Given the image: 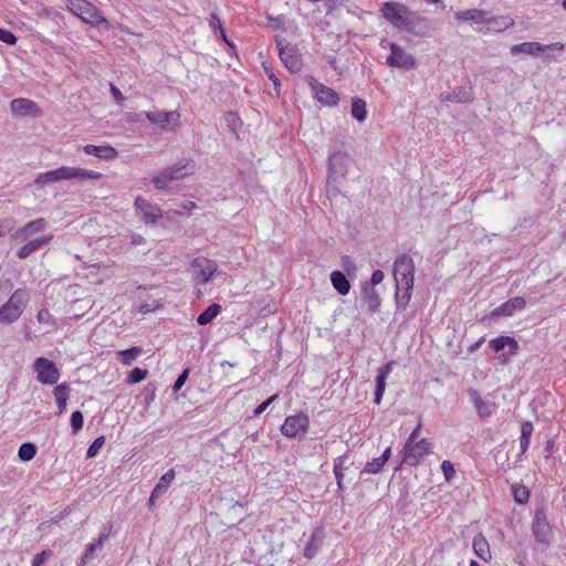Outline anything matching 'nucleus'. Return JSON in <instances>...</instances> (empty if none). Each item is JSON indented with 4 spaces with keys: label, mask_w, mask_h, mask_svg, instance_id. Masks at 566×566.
<instances>
[{
    "label": "nucleus",
    "mask_w": 566,
    "mask_h": 566,
    "mask_svg": "<svg viewBox=\"0 0 566 566\" xmlns=\"http://www.w3.org/2000/svg\"><path fill=\"white\" fill-rule=\"evenodd\" d=\"M565 48L564 43L555 42L551 44H542L539 42H523L511 46L510 52L513 56L518 54H526L534 57L541 56L548 50L562 51Z\"/></svg>",
    "instance_id": "9b49d317"
},
{
    "label": "nucleus",
    "mask_w": 566,
    "mask_h": 566,
    "mask_svg": "<svg viewBox=\"0 0 566 566\" xmlns=\"http://www.w3.org/2000/svg\"><path fill=\"white\" fill-rule=\"evenodd\" d=\"M36 454V447L33 443L25 442L20 446L18 455L19 459L23 462H28L32 460Z\"/></svg>",
    "instance_id": "4c0bfd02"
},
{
    "label": "nucleus",
    "mask_w": 566,
    "mask_h": 566,
    "mask_svg": "<svg viewBox=\"0 0 566 566\" xmlns=\"http://www.w3.org/2000/svg\"><path fill=\"white\" fill-rule=\"evenodd\" d=\"M36 321L39 324L48 325L50 327L56 326V321L46 308H42L38 312Z\"/></svg>",
    "instance_id": "a19ab883"
},
{
    "label": "nucleus",
    "mask_w": 566,
    "mask_h": 566,
    "mask_svg": "<svg viewBox=\"0 0 566 566\" xmlns=\"http://www.w3.org/2000/svg\"><path fill=\"white\" fill-rule=\"evenodd\" d=\"M441 99L453 103H469L472 101V92L471 90L459 87L450 93L442 94Z\"/></svg>",
    "instance_id": "473e14b6"
},
{
    "label": "nucleus",
    "mask_w": 566,
    "mask_h": 566,
    "mask_svg": "<svg viewBox=\"0 0 566 566\" xmlns=\"http://www.w3.org/2000/svg\"><path fill=\"white\" fill-rule=\"evenodd\" d=\"M142 353L143 349L140 347L134 346L128 349L120 350L118 355L122 357V363L124 365H130Z\"/></svg>",
    "instance_id": "58836bf2"
},
{
    "label": "nucleus",
    "mask_w": 566,
    "mask_h": 566,
    "mask_svg": "<svg viewBox=\"0 0 566 566\" xmlns=\"http://www.w3.org/2000/svg\"><path fill=\"white\" fill-rule=\"evenodd\" d=\"M483 343V338H481L480 340H478L476 343H474L473 345L470 346V352L473 353L475 352L480 346L481 344Z\"/></svg>",
    "instance_id": "774afa93"
},
{
    "label": "nucleus",
    "mask_w": 566,
    "mask_h": 566,
    "mask_svg": "<svg viewBox=\"0 0 566 566\" xmlns=\"http://www.w3.org/2000/svg\"><path fill=\"white\" fill-rule=\"evenodd\" d=\"M441 470L443 472L446 481H451L454 478L455 470L453 463L449 460L442 461Z\"/></svg>",
    "instance_id": "09e8293b"
},
{
    "label": "nucleus",
    "mask_w": 566,
    "mask_h": 566,
    "mask_svg": "<svg viewBox=\"0 0 566 566\" xmlns=\"http://www.w3.org/2000/svg\"><path fill=\"white\" fill-rule=\"evenodd\" d=\"M385 464L386 462L381 461L380 457L375 458L373 461L366 463L361 473L376 474L381 471Z\"/></svg>",
    "instance_id": "ea45409f"
},
{
    "label": "nucleus",
    "mask_w": 566,
    "mask_h": 566,
    "mask_svg": "<svg viewBox=\"0 0 566 566\" xmlns=\"http://www.w3.org/2000/svg\"><path fill=\"white\" fill-rule=\"evenodd\" d=\"M191 269L195 273L197 283L207 284L216 273L217 264L212 260L199 256L192 260Z\"/></svg>",
    "instance_id": "2eb2a0df"
},
{
    "label": "nucleus",
    "mask_w": 566,
    "mask_h": 566,
    "mask_svg": "<svg viewBox=\"0 0 566 566\" xmlns=\"http://www.w3.org/2000/svg\"><path fill=\"white\" fill-rule=\"evenodd\" d=\"M532 534L537 545L546 547L551 544L553 532L544 506L535 510L532 521Z\"/></svg>",
    "instance_id": "1a4fd4ad"
},
{
    "label": "nucleus",
    "mask_w": 566,
    "mask_h": 566,
    "mask_svg": "<svg viewBox=\"0 0 566 566\" xmlns=\"http://www.w3.org/2000/svg\"><path fill=\"white\" fill-rule=\"evenodd\" d=\"M210 27H211L212 29H219V30H220V33H221V35H222V38H223V40H224L227 43H229V42H228V40H227L226 33H224V31H223V29H222L221 21H220V19H219L216 14H211V19H210Z\"/></svg>",
    "instance_id": "5fc2aeb1"
},
{
    "label": "nucleus",
    "mask_w": 566,
    "mask_h": 566,
    "mask_svg": "<svg viewBox=\"0 0 566 566\" xmlns=\"http://www.w3.org/2000/svg\"><path fill=\"white\" fill-rule=\"evenodd\" d=\"M390 54L387 57V64L392 67L412 70L416 66V61L407 53L401 46L396 43L389 44Z\"/></svg>",
    "instance_id": "f3484780"
},
{
    "label": "nucleus",
    "mask_w": 566,
    "mask_h": 566,
    "mask_svg": "<svg viewBox=\"0 0 566 566\" xmlns=\"http://www.w3.org/2000/svg\"><path fill=\"white\" fill-rule=\"evenodd\" d=\"M189 373L190 370L188 368H186L179 376L178 378L176 379L174 386H172V390L175 392H178L182 386L185 385L186 380L188 379V376H189Z\"/></svg>",
    "instance_id": "3c124183"
},
{
    "label": "nucleus",
    "mask_w": 566,
    "mask_h": 566,
    "mask_svg": "<svg viewBox=\"0 0 566 566\" xmlns=\"http://www.w3.org/2000/svg\"><path fill=\"white\" fill-rule=\"evenodd\" d=\"M46 557L48 553L45 551L38 553L36 555H34L31 566H42Z\"/></svg>",
    "instance_id": "13d9d810"
},
{
    "label": "nucleus",
    "mask_w": 566,
    "mask_h": 566,
    "mask_svg": "<svg viewBox=\"0 0 566 566\" xmlns=\"http://www.w3.org/2000/svg\"><path fill=\"white\" fill-rule=\"evenodd\" d=\"M29 292L25 289L15 290L10 298L0 307V322L13 323L20 318L29 303Z\"/></svg>",
    "instance_id": "0eeeda50"
},
{
    "label": "nucleus",
    "mask_w": 566,
    "mask_h": 566,
    "mask_svg": "<svg viewBox=\"0 0 566 566\" xmlns=\"http://www.w3.org/2000/svg\"><path fill=\"white\" fill-rule=\"evenodd\" d=\"M381 13L394 27L407 32H415L418 23L422 20L405 4L396 2H385L381 7Z\"/></svg>",
    "instance_id": "7ed1b4c3"
},
{
    "label": "nucleus",
    "mask_w": 566,
    "mask_h": 566,
    "mask_svg": "<svg viewBox=\"0 0 566 566\" xmlns=\"http://www.w3.org/2000/svg\"><path fill=\"white\" fill-rule=\"evenodd\" d=\"M175 475V470L169 469L166 473L161 475L156 485H158L159 489H161L163 491H167L170 483L174 481Z\"/></svg>",
    "instance_id": "37998d69"
},
{
    "label": "nucleus",
    "mask_w": 566,
    "mask_h": 566,
    "mask_svg": "<svg viewBox=\"0 0 566 566\" xmlns=\"http://www.w3.org/2000/svg\"><path fill=\"white\" fill-rule=\"evenodd\" d=\"M10 112L14 117H32L41 116V109L38 104L29 98H14L10 102Z\"/></svg>",
    "instance_id": "a211bd4d"
},
{
    "label": "nucleus",
    "mask_w": 566,
    "mask_h": 566,
    "mask_svg": "<svg viewBox=\"0 0 566 566\" xmlns=\"http://www.w3.org/2000/svg\"><path fill=\"white\" fill-rule=\"evenodd\" d=\"M489 345L495 353H500L507 347V352H504L499 356V359L502 363L509 361L511 357L516 355L520 350V345L517 340L510 336H500L493 338L490 340Z\"/></svg>",
    "instance_id": "dca6fc26"
},
{
    "label": "nucleus",
    "mask_w": 566,
    "mask_h": 566,
    "mask_svg": "<svg viewBox=\"0 0 566 566\" xmlns=\"http://www.w3.org/2000/svg\"><path fill=\"white\" fill-rule=\"evenodd\" d=\"M220 312L221 306L217 303H213L210 306H208L201 314H199V316L197 317V323L199 325H207L213 318H216Z\"/></svg>",
    "instance_id": "f704fd0d"
},
{
    "label": "nucleus",
    "mask_w": 566,
    "mask_h": 566,
    "mask_svg": "<svg viewBox=\"0 0 566 566\" xmlns=\"http://www.w3.org/2000/svg\"><path fill=\"white\" fill-rule=\"evenodd\" d=\"M0 41L9 45H14L17 38L11 31L0 28Z\"/></svg>",
    "instance_id": "8fccbe9b"
},
{
    "label": "nucleus",
    "mask_w": 566,
    "mask_h": 566,
    "mask_svg": "<svg viewBox=\"0 0 566 566\" xmlns=\"http://www.w3.org/2000/svg\"><path fill=\"white\" fill-rule=\"evenodd\" d=\"M118 29H119L120 32L126 33V34H132L133 33L130 31V29L127 25H124V24H118Z\"/></svg>",
    "instance_id": "338daca9"
},
{
    "label": "nucleus",
    "mask_w": 566,
    "mask_h": 566,
    "mask_svg": "<svg viewBox=\"0 0 566 566\" xmlns=\"http://www.w3.org/2000/svg\"><path fill=\"white\" fill-rule=\"evenodd\" d=\"M266 73H268L269 78L273 82L274 86L277 88L280 86V82H279L277 77H275V75L273 74L272 71L266 70Z\"/></svg>",
    "instance_id": "0e129e2a"
},
{
    "label": "nucleus",
    "mask_w": 566,
    "mask_h": 566,
    "mask_svg": "<svg viewBox=\"0 0 566 566\" xmlns=\"http://www.w3.org/2000/svg\"><path fill=\"white\" fill-rule=\"evenodd\" d=\"M277 397H279L277 395H273V396H272V397H270L268 400H265L264 402H262L261 405H259V406L254 409V411H253L254 416H260L262 412H264V411H265V409H266V408H268V407H269L273 401H275V400L277 399Z\"/></svg>",
    "instance_id": "864d4df0"
},
{
    "label": "nucleus",
    "mask_w": 566,
    "mask_h": 566,
    "mask_svg": "<svg viewBox=\"0 0 566 566\" xmlns=\"http://www.w3.org/2000/svg\"><path fill=\"white\" fill-rule=\"evenodd\" d=\"M166 491H163L161 489H159L158 485H155L154 490L151 491V497L153 499H158Z\"/></svg>",
    "instance_id": "e2e57ef3"
},
{
    "label": "nucleus",
    "mask_w": 566,
    "mask_h": 566,
    "mask_svg": "<svg viewBox=\"0 0 566 566\" xmlns=\"http://www.w3.org/2000/svg\"><path fill=\"white\" fill-rule=\"evenodd\" d=\"M534 431L533 423L531 421H524L521 426V437L531 441L532 433Z\"/></svg>",
    "instance_id": "603ef678"
},
{
    "label": "nucleus",
    "mask_w": 566,
    "mask_h": 566,
    "mask_svg": "<svg viewBox=\"0 0 566 566\" xmlns=\"http://www.w3.org/2000/svg\"><path fill=\"white\" fill-rule=\"evenodd\" d=\"M310 419L305 413L289 416L281 427V432L287 438H296L307 432Z\"/></svg>",
    "instance_id": "ddd939ff"
},
{
    "label": "nucleus",
    "mask_w": 566,
    "mask_h": 566,
    "mask_svg": "<svg viewBox=\"0 0 566 566\" xmlns=\"http://www.w3.org/2000/svg\"><path fill=\"white\" fill-rule=\"evenodd\" d=\"M530 443V440L520 438V455H523L527 451Z\"/></svg>",
    "instance_id": "680f3d73"
},
{
    "label": "nucleus",
    "mask_w": 566,
    "mask_h": 566,
    "mask_svg": "<svg viewBox=\"0 0 566 566\" xmlns=\"http://www.w3.org/2000/svg\"><path fill=\"white\" fill-rule=\"evenodd\" d=\"M394 367V361H388L382 367H380L377 371L376 377V390H375V402L377 405L380 403L385 389H386V379L391 373Z\"/></svg>",
    "instance_id": "393cba45"
},
{
    "label": "nucleus",
    "mask_w": 566,
    "mask_h": 566,
    "mask_svg": "<svg viewBox=\"0 0 566 566\" xmlns=\"http://www.w3.org/2000/svg\"><path fill=\"white\" fill-rule=\"evenodd\" d=\"M109 531L111 526L108 527V530L102 532L95 542L88 543L86 545L85 552L81 558L82 566L86 565L91 559H93L95 557L96 552L101 551L104 547L105 542L109 537Z\"/></svg>",
    "instance_id": "5701e85b"
},
{
    "label": "nucleus",
    "mask_w": 566,
    "mask_h": 566,
    "mask_svg": "<svg viewBox=\"0 0 566 566\" xmlns=\"http://www.w3.org/2000/svg\"><path fill=\"white\" fill-rule=\"evenodd\" d=\"M349 158L343 153H334L329 156L328 177L326 192L329 198L339 193V180L347 175Z\"/></svg>",
    "instance_id": "39448f33"
},
{
    "label": "nucleus",
    "mask_w": 566,
    "mask_h": 566,
    "mask_svg": "<svg viewBox=\"0 0 566 566\" xmlns=\"http://www.w3.org/2000/svg\"><path fill=\"white\" fill-rule=\"evenodd\" d=\"M276 45L279 49L280 59L283 64L291 72L300 71L302 67V62L300 55L297 54L296 48L282 39H276Z\"/></svg>",
    "instance_id": "4468645a"
},
{
    "label": "nucleus",
    "mask_w": 566,
    "mask_h": 566,
    "mask_svg": "<svg viewBox=\"0 0 566 566\" xmlns=\"http://www.w3.org/2000/svg\"><path fill=\"white\" fill-rule=\"evenodd\" d=\"M84 151L87 155H93L99 159H112L115 158L117 155V151L108 144L105 145H94V144H86L84 147Z\"/></svg>",
    "instance_id": "c85d7f7f"
},
{
    "label": "nucleus",
    "mask_w": 566,
    "mask_h": 566,
    "mask_svg": "<svg viewBox=\"0 0 566 566\" xmlns=\"http://www.w3.org/2000/svg\"><path fill=\"white\" fill-rule=\"evenodd\" d=\"M433 444L426 438L419 439L418 441H406L401 451V463L409 467H417L426 455L432 453Z\"/></svg>",
    "instance_id": "6e6552de"
},
{
    "label": "nucleus",
    "mask_w": 566,
    "mask_h": 566,
    "mask_svg": "<svg viewBox=\"0 0 566 566\" xmlns=\"http://www.w3.org/2000/svg\"><path fill=\"white\" fill-rule=\"evenodd\" d=\"M196 171V164L192 160L180 161L171 167H167L158 171L153 177V182L156 189L165 190L168 185L174 180L182 179L187 176L193 175Z\"/></svg>",
    "instance_id": "423d86ee"
},
{
    "label": "nucleus",
    "mask_w": 566,
    "mask_h": 566,
    "mask_svg": "<svg viewBox=\"0 0 566 566\" xmlns=\"http://www.w3.org/2000/svg\"><path fill=\"white\" fill-rule=\"evenodd\" d=\"M70 387L66 382H62L54 388V397L59 407V415H62L66 409L69 399Z\"/></svg>",
    "instance_id": "72a5a7b5"
},
{
    "label": "nucleus",
    "mask_w": 566,
    "mask_h": 566,
    "mask_svg": "<svg viewBox=\"0 0 566 566\" xmlns=\"http://www.w3.org/2000/svg\"><path fill=\"white\" fill-rule=\"evenodd\" d=\"M343 460L340 458L335 459L334 461V474L336 478L337 486L338 489H343V480H344V473H343Z\"/></svg>",
    "instance_id": "49530a36"
},
{
    "label": "nucleus",
    "mask_w": 566,
    "mask_h": 566,
    "mask_svg": "<svg viewBox=\"0 0 566 566\" xmlns=\"http://www.w3.org/2000/svg\"><path fill=\"white\" fill-rule=\"evenodd\" d=\"M415 262L407 254L399 255L394 262V276L396 281V302L398 307H406L411 298L415 283Z\"/></svg>",
    "instance_id": "f257e3e1"
},
{
    "label": "nucleus",
    "mask_w": 566,
    "mask_h": 566,
    "mask_svg": "<svg viewBox=\"0 0 566 566\" xmlns=\"http://www.w3.org/2000/svg\"><path fill=\"white\" fill-rule=\"evenodd\" d=\"M454 18L461 22L471 21L476 24H484L488 20V11L481 9H468L455 12Z\"/></svg>",
    "instance_id": "a878e982"
},
{
    "label": "nucleus",
    "mask_w": 566,
    "mask_h": 566,
    "mask_svg": "<svg viewBox=\"0 0 566 566\" xmlns=\"http://www.w3.org/2000/svg\"><path fill=\"white\" fill-rule=\"evenodd\" d=\"M385 275H384V272L380 271V270H375L371 274V277H370V282L368 283L369 286H376L378 284H380L384 280Z\"/></svg>",
    "instance_id": "6e6d98bb"
},
{
    "label": "nucleus",
    "mask_w": 566,
    "mask_h": 566,
    "mask_svg": "<svg viewBox=\"0 0 566 566\" xmlns=\"http://www.w3.org/2000/svg\"><path fill=\"white\" fill-rule=\"evenodd\" d=\"M84 424V418L81 411H74L71 415V427L73 430V433H77Z\"/></svg>",
    "instance_id": "de8ad7c7"
},
{
    "label": "nucleus",
    "mask_w": 566,
    "mask_h": 566,
    "mask_svg": "<svg viewBox=\"0 0 566 566\" xmlns=\"http://www.w3.org/2000/svg\"><path fill=\"white\" fill-rule=\"evenodd\" d=\"M352 116L358 122H364L366 118V103L361 98H353L352 101Z\"/></svg>",
    "instance_id": "c9c22d12"
},
{
    "label": "nucleus",
    "mask_w": 566,
    "mask_h": 566,
    "mask_svg": "<svg viewBox=\"0 0 566 566\" xmlns=\"http://www.w3.org/2000/svg\"><path fill=\"white\" fill-rule=\"evenodd\" d=\"M318 548L319 543L316 539L315 535H313L304 549V556L308 559H312L315 556Z\"/></svg>",
    "instance_id": "a18cd8bd"
},
{
    "label": "nucleus",
    "mask_w": 566,
    "mask_h": 566,
    "mask_svg": "<svg viewBox=\"0 0 566 566\" xmlns=\"http://www.w3.org/2000/svg\"><path fill=\"white\" fill-rule=\"evenodd\" d=\"M105 443V438L103 436L96 438L87 448V451H86V458L91 459V458H94L98 451L101 450V448L104 446Z\"/></svg>",
    "instance_id": "79ce46f5"
},
{
    "label": "nucleus",
    "mask_w": 566,
    "mask_h": 566,
    "mask_svg": "<svg viewBox=\"0 0 566 566\" xmlns=\"http://www.w3.org/2000/svg\"><path fill=\"white\" fill-rule=\"evenodd\" d=\"M33 369L36 373V379L41 384L54 385L60 378V370L55 363L48 358H36L33 363Z\"/></svg>",
    "instance_id": "f8f14e48"
},
{
    "label": "nucleus",
    "mask_w": 566,
    "mask_h": 566,
    "mask_svg": "<svg viewBox=\"0 0 566 566\" xmlns=\"http://www.w3.org/2000/svg\"><path fill=\"white\" fill-rule=\"evenodd\" d=\"M421 422L418 423V426L411 431V433L409 434L408 439L406 441H410V442H413V441H418L419 439V434H420V431H421Z\"/></svg>",
    "instance_id": "052dcab7"
},
{
    "label": "nucleus",
    "mask_w": 566,
    "mask_h": 566,
    "mask_svg": "<svg viewBox=\"0 0 566 566\" xmlns=\"http://www.w3.org/2000/svg\"><path fill=\"white\" fill-rule=\"evenodd\" d=\"M469 396L480 417L486 418L493 413L494 403L484 401L476 389L470 388Z\"/></svg>",
    "instance_id": "bb28decb"
},
{
    "label": "nucleus",
    "mask_w": 566,
    "mask_h": 566,
    "mask_svg": "<svg viewBox=\"0 0 566 566\" xmlns=\"http://www.w3.org/2000/svg\"><path fill=\"white\" fill-rule=\"evenodd\" d=\"M135 208L147 224H155L161 217V209L142 197L135 199Z\"/></svg>",
    "instance_id": "412c9836"
},
{
    "label": "nucleus",
    "mask_w": 566,
    "mask_h": 566,
    "mask_svg": "<svg viewBox=\"0 0 566 566\" xmlns=\"http://www.w3.org/2000/svg\"><path fill=\"white\" fill-rule=\"evenodd\" d=\"M102 174L93 170H87L78 167L62 166L54 170L39 174L34 180V184L39 187L44 185L60 182L63 180H86V179H99Z\"/></svg>",
    "instance_id": "f03ea898"
},
{
    "label": "nucleus",
    "mask_w": 566,
    "mask_h": 566,
    "mask_svg": "<svg viewBox=\"0 0 566 566\" xmlns=\"http://www.w3.org/2000/svg\"><path fill=\"white\" fill-rule=\"evenodd\" d=\"M48 224L49 223L44 218H38L29 221L12 233L11 240L24 242L29 239H33L32 237L44 231L48 228Z\"/></svg>",
    "instance_id": "6ab92c4d"
},
{
    "label": "nucleus",
    "mask_w": 566,
    "mask_h": 566,
    "mask_svg": "<svg viewBox=\"0 0 566 566\" xmlns=\"http://www.w3.org/2000/svg\"><path fill=\"white\" fill-rule=\"evenodd\" d=\"M53 240V234H44L38 238L27 240L25 244H23L18 251L17 256L19 259H27L35 251L40 250L43 245L48 244Z\"/></svg>",
    "instance_id": "4be33fe9"
},
{
    "label": "nucleus",
    "mask_w": 566,
    "mask_h": 566,
    "mask_svg": "<svg viewBox=\"0 0 566 566\" xmlns=\"http://www.w3.org/2000/svg\"><path fill=\"white\" fill-rule=\"evenodd\" d=\"M109 90H111V93L114 97V99L116 101V103L118 105H123L124 101H125V97L124 95L122 94V92L119 91L118 87H116L114 84H111L109 85Z\"/></svg>",
    "instance_id": "4d7b16f0"
},
{
    "label": "nucleus",
    "mask_w": 566,
    "mask_h": 566,
    "mask_svg": "<svg viewBox=\"0 0 566 566\" xmlns=\"http://www.w3.org/2000/svg\"><path fill=\"white\" fill-rule=\"evenodd\" d=\"M147 119L161 129L174 132L180 126V114L175 111L154 109L145 113Z\"/></svg>",
    "instance_id": "9d476101"
},
{
    "label": "nucleus",
    "mask_w": 566,
    "mask_h": 566,
    "mask_svg": "<svg viewBox=\"0 0 566 566\" xmlns=\"http://www.w3.org/2000/svg\"><path fill=\"white\" fill-rule=\"evenodd\" d=\"M525 305V300L521 296H516L495 307L492 312V316H512L515 311L523 310Z\"/></svg>",
    "instance_id": "b1692460"
},
{
    "label": "nucleus",
    "mask_w": 566,
    "mask_h": 566,
    "mask_svg": "<svg viewBox=\"0 0 566 566\" xmlns=\"http://www.w3.org/2000/svg\"><path fill=\"white\" fill-rule=\"evenodd\" d=\"M148 375V370L147 369H142V368H138V367H135L129 376H128V379H127V382L129 384H137L142 380H144Z\"/></svg>",
    "instance_id": "c03bdc74"
},
{
    "label": "nucleus",
    "mask_w": 566,
    "mask_h": 566,
    "mask_svg": "<svg viewBox=\"0 0 566 566\" xmlns=\"http://www.w3.org/2000/svg\"><path fill=\"white\" fill-rule=\"evenodd\" d=\"M486 31L502 32L514 24V20L509 17H490L488 13Z\"/></svg>",
    "instance_id": "c756f323"
},
{
    "label": "nucleus",
    "mask_w": 566,
    "mask_h": 566,
    "mask_svg": "<svg viewBox=\"0 0 566 566\" xmlns=\"http://www.w3.org/2000/svg\"><path fill=\"white\" fill-rule=\"evenodd\" d=\"M390 454H391V448H390V447H388V448L382 452V454L380 455L381 461L387 462V461L389 460V458H390Z\"/></svg>",
    "instance_id": "69168bd1"
},
{
    "label": "nucleus",
    "mask_w": 566,
    "mask_h": 566,
    "mask_svg": "<svg viewBox=\"0 0 566 566\" xmlns=\"http://www.w3.org/2000/svg\"><path fill=\"white\" fill-rule=\"evenodd\" d=\"M331 282L333 287L340 294L347 295L350 291V283L342 271H333L331 273Z\"/></svg>",
    "instance_id": "2f4dec72"
},
{
    "label": "nucleus",
    "mask_w": 566,
    "mask_h": 566,
    "mask_svg": "<svg viewBox=\"0 0 566 566\" xmlns=\"http://www.w3.org/2000/svg\"><path fill=\"white\" fill-rule=\"evenodd\" d=\"M143 116L144 115L142 113L129 112L126 114V119L129 123H139L143 122Z\"/></svg>",
    "instance_id": "bf43d9fd"
},
{
    "label": "nucleus",
    "mask_w": 566,
    "mask_h": 566,
    "mask_svg": "<svg viewBox=\"0 0 566 566\" xmlns=\"http://www.w3.org/2000/svg\"><path fill=\"white\" fill-rule=\"evenodd\" d=\"M310 86L312 88L314 97L323 105L334 106L338 103V94L331 87L318 83L314 78L310 80Z\"/></svg>",
    "instance_id": "aec40b11"
},
{
    "label": "nucleus",
    "mask_w": 566,
    "mask_h": 566,
    "mask_svg": "<svg viewBox=\"0 0 566 566\" xmlns=\"http://www.w3.org/2000/svg\"><path fill=\"white\" fill-rule=\"evenodd\" d=\"M472 547L474 554L484 562H490L492 558V553L490 549L489 542L482 533L476 534L473 537Z\"/></svg>",
    "instance_id": "cd10ccee"
},
{
    "label": "nucleus",
    "mask_w": 566,
    "mask_h": 566,
    "mask_svg": "<svg viewBox=\"0 0 566 566\" xmlns=\"http://www.w3.org/2000/svg\"><path fill=\"white\" fill-rule=\"evenodd\" d=\"M361 294L364 301L368 304V310L373 313L376 312L380 305V297L376 289L365 283L361 287Z\"/></svg>",
    "instance_id": "7c9ffc66"
},
{
    "label": "nucleus",
    "mask_w": 566,
    "mask_h": 566,
    "mask_svg": "<svg viewBox=\"0 0 566 566\" xmlns=\"http://www.w3.org/2000/svg\"><path fill=\"white\" fill-rule=\"evenodd\" d=\"M512 494L514 501L518 504L527 503L530 499V491L525 485L522 484H513L512 485Z\"/></svg>",
    "instance_id": "e433bc0d"
},
{
    "label": "nucleus",
    "mask_w": 566,
    "mask_h": 566,
    "mask_svg": "<svg viewBox=\"0 0 566 566\" xmlns=\"http://www.w3.org/2000/svg\"><path fill=\"white\" fill-rule=\"evenodd\" d=\"M67 9L83 22L96 29L107 30L111 27L109 21L103 15L101 10L86 0H70Z\"/></svg>",
    "instance_id": "20e7f679"
}]
</instances>
